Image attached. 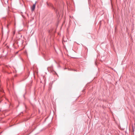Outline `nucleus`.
I'll return each mask as SVG.
<instances>
[{
  "instance_id": "11",
  "label": "nucleus",
  "mask_w": 135,
  "mask_h": 135,
  "mask_svg": "<svg viewBox=\"0 0 135 135\" xmlns=\"http://www.w3.org/2000/svg\"><path fill=\"white\" fill-rule=\"evenodd\" d=\"M1 102H0V103H1Z\"/></svg>"
},
{
  "instance_id": "3",
  "label": "nucleus",
  "mask_w": 135,
  "mask_h": 135,
  "mask_svg": "<svg viewBox=\"0 0 135 135\" xmlns=\"http://www.w3.org/2000/svg\"><path fill=\"white\" fill-rule=\"evenodd\" d=\"M56 32V31H53V30H52L51 31L50 30H49V33H55Z\"/></svg>"
},
{
  "instance_id": "5",
  "label": "nucleus",
  "mask_w": 135,
  "mask_h": 135,
  "mask_svg": "<svg viewBox=\"0 0 135 135\" xmlns=\"http://www.w3.org/2000/svg\"><path fill=\"white\" fill-rule=\"evenodd\" d=\"M44 57L45 60H47L46 58V56L45 55H44Z\"/></svg>"
},
{
  "instance_id": "1",
  "label": "nucleus",
  "mask_w": 135,
  "mask_h": 135,
  "mask_svg": "<svg viewBox=\"0 0 135 135\" xmlns=\"http://www.w3.org/2000/svg\"><path fill=\"white\" fill-rule=\"evenodd\" d=\"M47 4L48 6L52 8V9L54 10V11L57 14H58V13L57 12V9H56L53 6V4L52 3H47Z\"/></svg>"
},
{
  "instance_id": "10",
  "label": "nucleus",
  "mask_w": 135,
  "mask_h": 135,
  "mask_svg": "<svg viewBox=\"0 0 135 135\" xmlns=\"http://www.w3.org/2000/svg\"><path fill=\"white\" fill-rule=\"evenodd\" d=\"M74 71H76V70H74Z\"/></svg>"
},
{
  "instance_id": "2",
  "label": "nucleus",
  "mask_w": 135,
  "mask_h": 135,
  "mask_svg": "<svg viewBox=\"0 0 135 135\" xmlns=\"http://www.w3.org/2000/svg\"><path fill=\"white\" fill-rule=\"evenodd\" d=\"M36 3L34 4L31 8V11L32 12L34 11L35 8Z\"/></svg>"
},
{
  "instance_id": "9",
  "label": "nucleus",
  "mask_w": 135,
  "mask_h": 135,
  "mask_svg": "<svg viewBox=\"0 0 135 135\" xmlns=\"http://www.w3.org/2000/svg\"><path fill=\"white\" fill-rule=\"evenodd\" d=\"M84 91V90H83V91Z\"/></svg>"
},
{
  "instance_id": "7",
  "label": "nucleus",
  "mask_w": 135,
  "mask_h": 135,
  "mask_svg": "<svg viewBox=\"0 0 135 135\" xmlns=\"http://www.w3.org/2000/svg\"><path fill=\"white\" fill-rule=\"evenodd\" d=\"M18 52L17 51L16 52V54H17L18 53Z\"/></svg>"
},
{
  "instance_id": "8",
  "label": "nucleus",
  "mask_w": 135,
  "mask_h": 135,
  "mask_svg": "<svg viewBox=\"0 0 135 135\" xmlns=\"http://www.w3.org/2000/svg\"><path fill=\"white\" fill-rule=\"evenodd\" d=\"M23 97H24V98H25L24 95H23Z\"/></svg>"
},
{
  "instance_id": "4",
  "label": "nucleus",
  "mask_w": 135,
  "mask_h": 135,
  "mask_svg": "<svg viewBox=\"0 0 135 135\" xmlns=\"http://www.w3.org/2000/svg\"><path fill=\"white\" fill-rule=\"evenodd\" d=\"M132 129L133 132H134V131H135V126L134 127L133 126H132Z\"/></svg>"
},
{
  "instance_id": "6",
  "label": "nucleus",
  "mask_w": 135,
  "mask_h": 135,
  "mask_svg": "<svg viewBox=\"0 0 135 135\" xmlns=\"http://www.w3.org/2000/svg\"><path fill=\"white\" fill-rule=\"evenodd\" d=\"M85 48V49H87V47L85 46H83Z\"/></svg>"
}]
</instances>
